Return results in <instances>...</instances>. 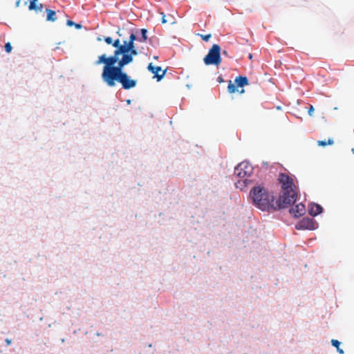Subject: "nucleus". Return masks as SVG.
Here are the masks:
<instances>
[{
  "instance_id": "nucleus-1",
  "label": "nucleus",
  "mask_w": 354,
  "mask_h": 354,
  "mask_svg": "<svg viewBox=\"0 0 354 354\" xmlns=\"http://www.w3.org/2000/svg\"><path fill=\"white\" fill-rule=\"evenodd\" d=\"M102 79L109 87H113L118 82L124 90H129L137 85V80L131 79L123 68H111L106 73H102Z\"/></svg>"
},
{
  "instance_id": "nucleus-2",
  "label": "nucleus",
  "mask_w": 354,
  "mask_h": 354,
  "mask_svg": "<svg viewBox=\"0 0 354 354\" xmlns=\"http://www.w3.org/2000/svg\"><path fill=\"white\" fill-rule=\"evenodd\" d=\"M279 181L283 189V194L278 198L277 208H286L294 203L297 199V193L293 179L286 174H280Z\"/></svg>"
},
{
  "instance_id": "nucleus-3",
  "label": "nucleus",
  "mask_w": 354,
  "mask_h": 354,
  "mask_svg": "<svg viewBox=\"0 0 354 354\" xmlns=\"http://www.w3.org/2000/svg\"><path fill=\"white\" fill-rule=\"evenodd\" d=\"M250 195L254 204L263 211H275L281 209L277 208L278 199L274 202V196L269 194L263 187L259 185L253 187Z\"/></svg>"
},
{
  "instance_id": "nucleus-4",
  "label": "nucleus",
  "mask_w": 354,
  "mask_h": 354,
  "mask_svg": "<svg viewBox=\"0 0 354 354\" xmlns=\"http://www.w3.org/2000/svg\"><path fill=\"white\" fill-rule=\"evenodd\" d=\"M136 40V37L133 33L129 36L128 41H124L123 44L119 39H117L113 43V46L118 48L117 54L124 53L122 55V60L121 64H129L133 60V56L138 55L134 41Z\"/></svg>"
},
{
  "instance_id": "nucleus-5",
  "label": "nucleus",
  "mask_w": 354,
  "mask_h": 354,
  "mask_svg": "<svg viewBox=\"0 0 354 354\" xmlns=\"http://www.w3.org/2000/svg\"><path fill=\"white\" fill-rule=\"evenodd\" d=\"M114 51L113 55L107 57L106 54H103L98 57L97 60L95 62L96 65L104 64V66L102 69V73H106L111 68H123L127 64H121L122 60V55L124 53L121 54H117L118 48Z\"/></svg>"
},
{
  "instance_id": "nucleus-6",
  "label": "nucleus",
  "mask_w": 354,
  "mask_h": 354,
  "mask_svg": "<svg viewBox=\"0 0 354 354\" xmlns=\"http://www.w3.org/2000/svg\"><path fill=\"white\" fill-rule=\"evenodd\" d=\"M206 65H215L218 66L221 62V47L218 44H214L209 50L207 55L203 59Z\"/></svg>"
},
{
  "instance_id": "nucleus-7",
  "label": "nucleus",
  "mask_w": 354,
  "mask_h": 354,
  "mask_svg": "<svg viewBox=\"0 0 354 354\" xmlns=\"http://www.w3.org/2000/svg\"><path fill=\"white\" fill-rule=\"evenodd\" d=\"M252 171V167L248 162L239 163L234 169V175L239 178L250 176Z\"/></svg>"
},
{
  "instance_id": "nucleus-8",
  "label": "nucleus",
  "mask_w": 354,
  "mask_h": 354,
  "mask_svg": "<svg viewBox=\"0 0 354 354\" xmlns=\"http://www.w3.org/2000/svg\"><path fill=\"white\" fill-rule=\"evenodd\" d=\"M315 225H316V223L315 222V221L313 218H304L296 225V228L298 230L306 229V230H311L315 229Z\"/></svg>"
},
{
  "instance_id": "nucleus-9",
  "label": "nucleus",
  "mask_w": 354,
  "mask_h": 354,
  "mask_svg": "<svg viewBox=\"0 0 354 354\" xmlns=\"http://www.w3.org/2000/svg\"><path fill=\"white\" fill-rule=\"evenodd\" d=\"M147 69L151 73L154 74L153 77L156 78L158 81L161 80L166 73V70L162 71V68L160 66H155L152 64V63H150L148 65Z\"/></svg>"
},
{
  "instance_id": "nucleus-10",
  "label": "nucleus",
  "mask_w": 354,
  "mask_h": 354,
  "mask_svg": "<svg viewBox=\"0 0 354 354\" xmlns=\"http://www.w3.org/2000/svg\"><path fill=\"white\" fill-rule=\"evenodd\" d=\"M290 214L295 217L299 218L306 213V207L302 203H299L292 207L290 209Z\"/></svg>"
},
{
  "instance_id": "nucleus-11",
  "label": "nucleus",
  "mask_w": 354,
  "mask_h": 354,
  "mask_svg": "<svg viewBox=\"0 0 354 354\" xmlns=\"http://www.w3.org/2000/svg\"><path fill=\"white\" fill-rule=\"evenodd\" d=\"M322 210L323 209L321 205L313 203L310 205L309 207L308 212L311 216H315L319 214L322 212Z\"/></svg>"
},
{
  "instance_id": "nucleus-12",
  "label": "nucleus",
  "mask_w": 354,
  "mask_h": 354,
  "mask_svg": "<svg viewBox=\"0 0 354 354\" xmlns=\"http://www.w3.org/2000/svg\"><path fill=\"white\" fill-rule=\"evenodd\" d=\"M234 83L238 87H243L248 84V80L245 76H238L234 80Z\"/></svg>"
},
{
  "instance_id": "nucleus-13",
  "label": "nucleus",
  "mask_w": 354,
  "mask_h": 354,
  "mask_svg": "<svg viewBox=\"0 0 354 354\" xmlns=\"http://www.w3.org/2000/svg\"><path fill=\"white\" fill-rule=\"evenodd\" d=\"M38 0H30L29 10H35L36 12L42 11L43 5L37 3Z\"/></svg>"
},
{
  "instance_id": "nucleus-14",
  "label": "nucleus",
  "mask_w": 354,
  "mask_h": 354,
  "mask_svg": "<svg viewBox=\"0 0 354 354\" xmlns=\"http://www.w3.org/2000/svg\"><path fill=\"white\" fill-rule=\"evenodd\" d=\"M47 17L46 20L50 21H55L56 20V12L52 10L46 9Z\"/></svg>"
},
{
  "instance_id": "nucleus-15",
  "label": "nucleus",
  "mask_w": 354,
  "mask_h": 354,
  "mask_svg": "<svg viewBox=\"0 0 354 354\" xmlns=\"http://www.w3.org/2000/svg\"><path fill=\"white\" fill-rule=\"evenodd\" d=\"M236 84H233L232 81H230L228 86H227V91L230 93H234L236 91Z\"/></svg>"
},
{
  "instance_id": "nucleus-16",
  "label": "nucleus",
  "mask_w": 354,
  "mask_h": 354,
  "mask_svg": "<svg viewBox=\"0 0 354 354\" xmlns=\"http://www.w3.org/2000/svg\"><path fill=\"white\" fill-rule=\"evenodd\" d=\"M333 143H334V142L332 138H328L327 142H326L324 140H319L317 142V145L319 146H322V147H325L327 145H332Z\"/></svg>"
},
{
  "instance_id": "nucleus-17",
  "label": "nucleus",
  "mask_w": 354,
  "mask_h": 354,
  "mask_svg": "<svg viewBox=\"0 0 354 354\" xmlns=\"http://www.w3.org/2000/svg\"><path fill=\"white\" fill-rule=\"evenodd\" d=\"M147 29H145V28L141 29L142 39L140 41H147Z\"/></svg>"
},
{
  "instance_id": "nucleus-18",
  "label": "nucleus",
  "mask_w": 354,
  "mask_h": 354,
  "mask_svg": "<svg viewBox=\"0 0 354 354\" xmlns=\"http://www.w3.org/2000/svg\"><path fill=\"white\" fill-rule=\"evenodd\" d=\"M198 35H199L201 37V38L205 41H208L209 39L211 38L212 35L211 34H207V35H201V34H198Z\"/></svg>"
},
{
  "instance_id": "nucleus-19",
  "label": "nucleus",
  "mask_w": 354,
  "mask_h": 354,
  "mask_svg": "<svg viewBox=\"0 0 354 354\" xmlns=\"http://www.w3.org/2000/svg\"><path fill=\"white\" fill-rule=\"evenodd\" d=\"M12 46H11V44L10 42H7L6 44H5V50L7 52V53H10L12 51Z\"/></svg>"
},
{
  "instance_id": "nucleus-20",
  "label": "nucleus",
  "mask_w": 354,
  "mask_h": 354,
  "mask_svg": "<svg viewBox=\"0 0 354 354\" xmlns=\"http://www.w3.org/2000/svg\"><path fill=\"white\" fill-rule=\"evenodd\" d=\"M331 344L333 346H335L336 348H339L340 342L337 339H332Z\"/></svg>"
},
{
  "instance_id": "nucleus-21",
  "label": "nucleus",
  "mask_w": 354,
  "mask_h": 354,
  "mask_svg": "<svg viewBox=\"0 0 354 354\" xmlns=\"http://www.w3.org/2000/svg\"><path fill=\"white\" fill-rule=\"evenodd\" d=\"M104 41L107 44H112L113 45V43L114 42V41H113V39L111 37H104Z\"/></svg>"
},
{
  "instance_id": "nucleus-22",
  "label": "nucleus",
  "mask_w": 354,
  "mask_h": 354,
  "mask_svg": "<svg viewBox=\"0 0 354 354\" xmlns=\"http://www.w3.org/2000/svg\"><path fill=\"white\" fill-rule=\"evenodd\" d=\"M308 114H309L310 116H312V115H313V112H314V107H313V105H310V107H309V109H308Z\"/></svg>"
},
{
  "instance_id": "nucleus-23",
  "label": "nucleus",
  "mask_w": 354,
  "mask_h": 354,
  "mask_svg": "<svg viewBox=\"0 0 354 354\" xmlns=\"http://www.w3.org/2000/svg\"><path fill=\"white\" fill-rule=\"evenodd\" d=\"M161 15H162V24L167 23V20L165 19V17H166L165 15L163 12H161Z\"/></svg>"
},
{
  "instance_id": "nucleus-24",
  "label": "nucleus",
  "mask_w": 354,
  "mask_h": 354,
  "mask_svg": "<svg viewBox=\"0 0 354 354\" xmlns=\"http://www.w3.org/2000/svg\"><path fill=\"white\" fill-rule=\"evenodd\" d=\"M67 25L69 26H72L73 25L75 24V23H74L73 21H71V20H68L67 22H66Z\"/></svg>"
},
{
  "instance_id": "nucleus-25",
  "label": "nucleus",
  "mask_w": 354,
  "mask_h": 354,
  "mask_svg": "<svg viewBox=\"0 0 354 354\" xmlns=\"http://www.w3.org/2000/svg\"><path fill=\"white\" fill-rule=\"evenodd\" d=\"M11 342H12V340H11V339H6V344H7L8 346V345H10V344H11Z\"/></svg>"
},
{
  "instance_id": "nucleus-26",
  "label": "nucleus",
  "mask_w": 354,
  "mask_h": 354,
  "mask_svg": "<svg viewBox=\"0 0 354 354\" xmlns=\"http://www.w3.org/2000/svg\"><path fill=\"white\" fill-rule=\"evenodd\" d=\"M337 351L339 352V354H343L344 353V351L342 349H341L339 347V348H337Z\"/></svg>"
},
{
  "instance_id": "nucleus-27",
  "label": "nucleus",
  "mask_w": 354,
  "mask_h": 354,
  "mask_svg": "<svg viewBox=\"0 0 354 354\" xmlns=\"http://www.w3.org/2000/svg\"><path fill=\"white\" fill-rule=\"evenodd\" d=\"M20 1H21V0H17V1H16V6H17V7H18V6H19V4H20Z\"/></svg>"
},
{
  "instance_id": "nucleus-28",
  "label": "nucleus",
  "mask_w": 354,
  "mask_h": 354,
  "mask_svg": "<svg viewBox=\"0 0 354 354\" xmlns=\"http://www.w3.org/2000/svg\"><path fill=\"white\" fill-rule=\"evenodd\" d=\"M74 25L76 26V28H81V25H80V24H74Z\"/></svg>"
},
{
  "instance_id": "nucleus-29",
  "label": "nucleus",
  "mask_w": 354,
  "mask_h": 354,
  "mask_svg": "<svg viewBox=\"0 0 354 354\" xmlns=\"http://www.w3.org/2000/svg\"><path fill=\"white\" fill-rule=\"evenodd\" d=\"M223 79H222L221 77H218V82H223Z\"/></svg>"
},
{
  "instance_id": "nucleus-30",
  "label": "nucleus",
  "mask_w": 354,
  "mask_h": 354,
  "mask_svg": "<svg viewBox=\"0 0 354 354\" xmlns=\"http://www.w3.org/2000/svg\"><path fill=\"white\" fill-rule=\"evenodd\" d=\"M249 58H250V59L252 58V54H250V55H249Z\"/></svg>"
},
{
  "instance_id": "nucleus-31",
  "label": "nucleus",
  "mask_w": 354,
  "mask_h": 354,
  "mask_svg": "<svg viewBox=\"0 0 354 354\" xmlns=\"http://www.w3.org/2000/svg\"><path fill=\"white\" fill-rule=\"evenodd\" d=\"M240 93H244V90H243V89H242V90L240 91Z\"/></svg>"
},
{
  "instance_id": "nucleus-32",
  "label": "nucleus",
  "mask_w": 354,
  "mask_h": 354,
  "mask_svg": "<svg viewBox=\"0 0 354 354\" xmlns=\"http://www.w3.org/2000/svg\"><path fill=\"white\" fill-rule=\"evenodd\" d=\"M352 152L354 153V149H352Z\"/></svg>"
}]
</instances>
